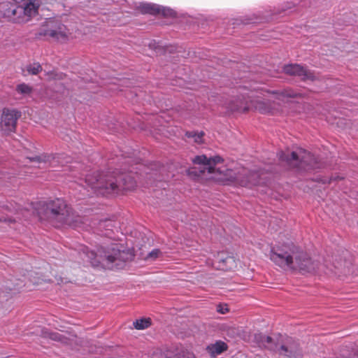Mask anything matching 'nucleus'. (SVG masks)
Returning <instances> with one entry per match:
<instances>
[{"instance_id": "7ed1b4c3", "label": "nucleus", "mask_w": 358, "mask_h": 358, "mask_svg": "<svg viewBox=\"0 0 358 358\" xmlns=\"http://www.w3.org/2000/svg\"><path fill=\"white\" fill-rule=\"evenodd\" d=\"M83 253L93 267L104 269L122 268L129 256L122 245L114 241L102 243L96 250L84 248Z\"/></svg>"}, {"instance_id": "72a5a7b5", "label": "nucleus", "mask_w": 358, "mask_h": 358, "mask_svg": "<svg viewBox=\"0 0 358 358\" xmlns=\"http://www.w3.org/2000/svg\"><path fill=\"white\" fill-rule=\"evenodd\" d=\"M357 358H358V355H357Z\"/></svg>"}, {"instance_id": "423d86ee", "label": "nucleus", "mask_w": 358, "mask_h": 358, "mask_svg": "<svg viewBox=\"0 0 358 358\" xmlns=\"http://www.w3.org/2000/svg\"><path fill=\"white\" fill-rule=\"evenodd\" d=\"M240 95L237 98L231 100L228 108L233 111L246 112L254 107L261 113H273V107L270 101L253 100L255 97L252 92L249 94L248 92H239Z\"/></svg>"}, {"instance_id": "6ab92c4d", "label": "nucleus", "mask_w": 358, "mask_h": 358, "mask_svg": "<svg viewBox=\"0 0 358 358\" xmlns=\"http://www.w3.org/2000/svg\"><path fill=\"white\" fill-rule=\"evenodd\" d=\"M162 255V252H161V250L159 249L155 248V249H153L151 252H150L147 255L145 259L153 261V260H155L157 258L160 257Z\"/></svg>"}, {"instance_id": "f257e3e1", "label": "nucleus", "mask_w": 358, "mask_h": 358, "mask_svg": "<svg viewBox=\"0 0 358 358\" xmlns=\"http://www.w3.org/2000/svg\"><path fill=\"white\" fill-rule=\"evenodd\" d=\"M270 259L282 268L299 270L303 274L316 272L319 269V263L312 260L306 252L292 242L272 248Z\"/></svg>"}, {"instance_id": "dca6fc26", "label": "nucleus", "mask_w": 358, "mask_h": 358, "mask_svg": "<svg viewBox=\"0 0 358 358\" xmlns=\"http://www.w3.org/2000/svg\"><path fill=\"white\" fill-rule=\"evenodd\" d=\"M272 94L275 98L279 101H285L287 98H294L301 96V94L292 89H285L282 91H273Z\"/></svg>"}, {"instance_id": "ddd939ff", "label": "nucleus", "mask_w": 358, "mask_h": 358, "mask_svg": "<svg viewBox=\"0 0 358 358\" xmlns=\"http://www.w3.org/2000/svg\"><path fill=\"white\" fill-rule=\"evenodd\" d=\"M17 5L8 0L0 2V17L16 23Z\"/></svg>"}, {"instance_id": "6e6552de", "label": "nucleus", "mask_w": 358, "mask_h": 358, "mask_svg": "<svg viewBox=\"0 0 358 358\" xmlns=\"http://www.w3.org/2000/svg\"><path fill=\"white\" fill-rule=\"evenodd\" d=\"M47 27H43L39 31L40 36H48L56 40L65 39L67 36L66 27L59 21L50 18Z\"/></svg>"}, {"instance_id": "39448f33", "label": "nucleus", "mask_w": 358, "mask_h": 358, "mask_svg": "<svg viewBox=\"0 0 358 358\" xmlns=\"http://www.w3.org/2000/svg\"><path fill=\"white\" fill-rule=\"evenodd\" d=\"M278 157L280 162L300 172H308L323 167L320 159L303 148H297L292 152L280 151Z\"/></svg>"}, {"instance_id": "4468645a", "label": "nucleus", "mask_w": 358, "mask_h": 358, "mask_svg": "<svg viewBox=\"0 0 358 358\" xmlns=\"http://www.w3.org/2000/svg\"><path fill=\"white\" fill-rule=\"evenodd\" d=\"M279 354L287 357L288 358H301L302 351L296 343L289 346L282 345L278 350Z\"/></svg>"}, {"instance_id": "a878e982", "label": "nucleus", "mask_w": 358, "mask_h": 358, "mask_svg": "<svg viewBox=\"0 0 358 358\" xmlns=\"http://www.w3.org/2000/svg\"><path fill=\"white\" fill-rule=\"evenodd\" d=\"M343 178L341 177H339V176H337V177H331L330 179H329V183H331L332 181H334V180H342Z\"/></svg>"}, {"instance_id": "5701e85b", "label": "nucleus", "mask_w": 358, "mask_h": 358, "mask_svg": "<svg viewBox=\"0 0 358 358\" xmlns=\"http://www.w3.org/2000/svg\"><path fill=\"white\" fill-rule=\"evenodd\" d=\"M187 135L189 137H193L194 138L195 142L201 143L202 141L203 132H200L199 134H196V133H193V132H187Z\"/></svg>"}, {"instance_id": "f3484780", "label": "nucleus", "mask_w": 358, "mask_h": 358, "mask_svg": "<svg viewBox=\"0 0 358 358\" xmlns=\"http://www.w3.org/2000/svg\"><path fill=\"white\" fill-rule=\"evenodd\" d=\"M208 351L213 355H220L227 350V345L222 341H217L207 347Z\"/></svg>"}, {"instance_id": "393cba45", "label": "nucleus", "mask_w": 358, "mask_h": 358, "mask_svg": "<svg viewBox=\"0 0 358 358\" xmlns=\"http://www.w3.org/2000/svg\"><path fill=\"white\" fill-rule=\"evenodd\" d=\"M220 261H222L223 263H224L226 265H227L228 264L233 263L234 262V259L231 257H227L224 259H220Z\"/></svg>"}, {"instance_id": "2f4dec72", "label": "nucleus", "mask_w": 358, "mask_h": 358, "mask_svg": "<svg viewBox=\"0 0 358 358\" xmlns=\"http://www.w3.org/2000/svg\"><path fill=\"white\" fill-rule=\"evenodd\" d=\"M166 358H171V357H166Z\"/></svg>"}, {"instance_id": "cd10ccee", "label": "nucleus", "mask_w": 358, "mask_h": 358, "mask_svg": "<svg viewBox=\"0 0 358 358\" xmlns=\"http://www.w3.org/2000/svg\"><path fill=\"white\" fill-rule=\"evenodd\" d=\"M219 312H220L221 313L224 314L227 311H228V309L226 308L225 310L224 309H222V310H218Z\"/></svg>"}, {"instance_id": "f8f14e48", "label": "nucleus", "mask_w": 358, "mask_h": 358, "mask_svg": "<svg viewBox=\"0 0 358 358\" xmlns=\"http://www.w3.org/2000/svg\"><path fill=\"white\" fill-rule=\"evenodd\" d=\"M283 71L286 74L297 76L303 81L313 80L315 78V76L310 71L297 64L285 65L283 67Z\"/></svg>"}, {"instance_id": "aec40b11", "label": "nucleus", "mask_w": 358, "mask_h": 358, "mask_svg": "<svg viewBox=\"0 0 358 358\" xmlns=\"http://www.w3.org/2000/svg\"><path fill=\"white\" fill-rule=\"evenodd\" d=\"M16 90L21 94H29L31 92V87L27 84L22 83L17 86Z\"/></svg>"}, {"instance_id": "0eeeda50", "label": "nucleus", "mask_w": 358, "mask_h": 358, "mask_svg": "<svg viewBox=\"0 0 358 358\" xmlns=\"http://www.w3.org/2000/svg\"><path fill=\"white\" fill-rule=\"evenodd\" d=\"M192 162L194 164L201 166L199 170L196 169L188 170V174L192 175L196 177H200L206 171L208 173H215L216 172L223 174L224 179L232 180L234 178L232 176V171L230 169H224L221 171L220 169H216L215 166L223 162V159L218 156H214L212 157H207L206 155H197L193 159Z\"/></svg>"}, {"instance_id": "4be33fe9", "label": "nucleus", "mask_w": 358, "mask_h": 358, "mask_svg": "<svg viewBox=\"0 0 358 358\" xmlns=\"http://www.w3.org/2000/svg\"><path fill=\"white\" fill-rule=\"evenodd\" d=\"M121 154H120V156L122 157H123L124 159H132L133 157H135L136 154V150H128V151H126V150H121Z\"/></svg>"}, {"instance_id": "a211bd4d", "label": "nucleus", "mask_w": 358, "mask_h": 358, "mask_svg": "<svg viewBox=\"0 0 358 358\" xmlns=\"http://www.w3.org/2000/svg\"><path fill=\"white\" fill-rule=\"evenodd\" d=\"M133 325L136 329H145L151 325V320L150 318L136 320L134 322Z\"/></svg>"}, {"instance_id": "bb28decb", "label": "nucleus", "mask_w": 358, "mask_h": 358, "mask_svg": "<svg viewBox=\"0 0 358 358\" xmlns=\"http://www.w3.org/2000/svg\"><path fill=\"white\" fill-rule=\"evenodd\" d=\"M219 312H220L221 313L224 314L227 311H228V309L226 308L225 310L224 309H222V310H218Z\"/></svg>"}, {"instance_id": "20e7f679", "label": "nucleus", "mask_w": 358, "mask_h": 358, "mask_svg": "<svg viewBox=\"0 0 358 358\" xmlns=\"http://www.w3.org/2000/svg\"><path fill=\"white\" fill-rule=\"evenodd\" d=\"M43 208L44 217L54 223L55 227H60L63 224L74 227L79 220V216L62 199L43 203Z\"/></svg>"}, {"instance_id": "473e14b6", "label": "nucleus", "mask_w": 358, "mask_h": 358, "mask_svg": "<svg viewBox=\"0 0 358 358\" xmlns=\"http://www.w3.org/2000/svg\"><path fill=\"white\" fill-rule=\"evenodd\" d=\"M349 358H354V357H349Z\"/></svg>"}, {"instance_id": "9d476101", "label": "nucleus", "mask_w": 358, "mask_h": 358, "mask_svg": "<svg viewBox=\"0 0 358 358\" xmlns=\"http://www.w3.org/2000/svg\"><path fill=\"white\" fill-rule=\"evenodd\" d=\"M21 116V112L15 109L6 108L3 110L1 117L0 129L6 134L15 131L17 120Z\"/></svg>"}, {"instance_id": "2eb2a0df", "label": "nucleus", "mask_w": 358, "mask_h": 358, "mask_svg": "<svg viewBox=\"0 0 358 358\" xmlns=\"http://www.w3.org/2000/svg\"><path fill=\"white\" fill-rule=\"evenodd\" d=\"M255 338L259 345L265 348L270 350H275L277 348L273 339L269 336L260 333L255 334Z\"/></svg>"}, {"instance_id": "f03ea898", "label": "nucleus", "mask_w": 358, "mask_h": 358, "mask_svg": "<svg viewBox=\"0 0 358 358\" xmlns=\"http://www.w3.org/2000/svg\"><path fill=\"white\" fill-rule=\"evenodd\" d=\"M122 172L116 176H108L103 172L96 171L85 176V182L91 187L95 193L107 196L110 194H117L120 190H130L136 186L135 180L125 172H131L126 165L121 168Z\"/></svg>"}, {"instance_id": "c85d7f7f", "label": "nucleus", "mask_w": 358, "mask_h": 358, "mask_svg": "<svg viewBox=\"0 0 358 358\" xmlns=\"http://www.w3.org/2000/svg\"><path fill=\"white\" fill-rule=\"evenodd\" d=\"M34 159H36V161L39 162L40 161V157H37L34 158Z\"/></svg>"}, {"instance_id": "b1692460", "label": "nucleus", "mask_w": 358, "mask_h": 358, "mask_svg": "<svg viewBox=\"0 0 358 358\" xmlns=\"http://www.w3.org/2000/svg\"><path fill=\"white\" fill-rule=\"evenodd\" d=\"M50 337L55 341H61L62 335L59 333H51Z\"/></svg>"}, {"instance_id": "9b49d317", "label": "nucleus", "mask_w": 358, "mask_h": 358, "mask_svg": "<svg viewBox=\"0 0 358 358\" xmlns=\"http://www.w3.org/2000/svg\"><path fill=\"white\" fill-rule=\"evenodd\" d=\"M139 8L143 13L151 15L161 14L164 17H175L176 15V12L173 9L155 3H142L139 6Z\"/></svg>"}, {"instance_id": "1a4fd4ad", "label": "nucleus", "mask_w": 358, "mask_h": 358, "mask_svg": "<svg viewBox=\"0 0 358 358\" xmlns=\"http://www.w3.org/2000/svg\"><path fill=\"white\" fill-rule=\"evenodd\" d=\"M16 23H25L38 14V0H29L22 5H17Z\"/></svg>"}, {"instance_id": "412c9836", "label": "nucleus", "mask_w": 358, "mask_h": 358, "mask_svg": "<svg viewBox=\"0 0 358 358\" xmlns=\"http://www.w3.org/2000/svg\"><path fill=\"white\" fill-rule=\"evenodd\" d=\"M42 70V67L38 63H34L27 66V71L32 74L36 75Z\"/></svg>"}, {"instance_id": "c756f323", "label": "nucleus", "mask_w": 358, "mask_h": 358, "mask_svg": "<svg viewBox=\"0 0 358 358\" xmlns=\"http://www.w3.org/2000/svg\"><path fill=\"white\" fill-rule=\"evenodd\" d=\"M38 214H39L40 217L42 218V215H41V212H38Z\"/></svg>"}, {"instance_id": "7c9ffc66", "label": "nucleus", "mask_w": 358, "mask_h": 358, "mask_svg": "<svg viewBox=\"0 0 358 358\" xmlns=\"http://www.w3.org/2000/svg\"><path fill=\"white\" fill-rule=\"evenodd\" d=\"M124 163H129V159L127 160Z\"/></svg>"}]
</instances>
